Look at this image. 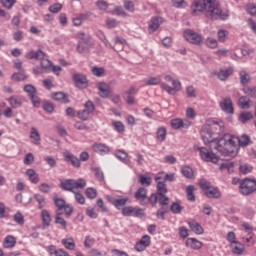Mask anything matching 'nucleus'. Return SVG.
Segmentation results:
<instances>
[{"label": "nucleus", "instance_id": "obj_1", "mask_svg": "<svg viewBox=\"0 0 256 256\" xmlns=\"http://www.w3.org/2000/svg\"><path fill=\"white\" fill-rule=\"evenodd\" d=\"M213 129L223 131L221 124H213L212 126L205 125L201 131L202 141L205 145H210L211 151H217L223 157H237L239 147H247L250 143L249 136L242 135L240 138L231 134H224L221 138H215L217 133Z\"/></svg>", "mask_w": 256, "mask_h": 256}, {"label": "nucleus", "instance_id": "obj_2", "mask_svg": "<svg viewBox=\"0 0 256 256\" xmlns=\"http://www.w3.org/2000/svg\"><path fill=\"white\" fill-rule=\"evenodd\" d=\"M190 11L194 17L205 15L212 21H227L229 19V12H223L217 0H194L190 6Z\"/></svg>", "mask_w": 256, "mask_h": 256}, {"label": "nucleus", "instance_id": "obj_3", "mask_svg": "<svg viewBox=\"0 0 256 256\" xmlns=\"http://www.w3.org/2000/svg\"><path fill=\"white\" fill-rule=\"evenodd\" d=\"M47 57V54L45 52H43V50H31L26 54V59H36V60H40L41 63V67L44 71H51V61H49V59L45 58Z\"/></svg>", "mask_w": 256, "mask_h": 256}, {"label": "nucleus", "instance_id": "obj_4", "mask_svg": "<svg viewBox=\"0 0 256 256\" xmlns=\"http://www.w3.org/2000/svg\"><path fill=\"white\" fill-rule=\"evenodd\" d=\"M256 191V180L253 178H243L240 180L239 193L244 197L253 195Z\"/></svg>", "mask_w": 256, "mask_h": 256}, {"label": "nucleus", "instance_id": "obj_5", "mask_svg": "<svg viewBox=\"0 0 256 256\" xmlns=\"http://www.w3.org/2000/svg\"><path fill=\"white\" fill-rule=\"evenodd\" d=\"M195 151H198L200 158L205 163H219V157L213 153V151L205 148V147H197Z\"/></svg>", "mask_w": 256, "mask_h": 256}, {"label": "nucleus", "instance_id": "obj_6", "mask_svg": "<svg viewBox=\"0 0 256 256\" xmlns=\"http://www.w3.org/2000/svg\"><path fill=\"white\" fill-rule=\"evenodd\" d=\"M200 187L209 199H219L221 197V191L218 188L211 186V183L202 180L200 181Z\"/></svg>", "mask_w": 256, "mask_h": 256}, {"label": "nucleus", "instance_id": "obj_7", "mask_svg": "<svg viewBox=\"0 0 256 256\" xmlns=\"http://www.w3.org/2000/svg\"><path fill=\"white\" fill-rule=\"evenodd\" d=\"M183 37L192 45H201L203 43V36L192 29L184 30Z\"/></svg>", "mask_w": 256, "mask_h": 256}, {"label": "nucleus", "instance_id": "obj_8", "mask_svg": "<svg viewBox=\"0 0 256 256\" xmlns=\"http://www.w3.org/2000/svg\"><path fill=\"white\" fill-rule=\"evenodd\" d=\"M84 107L85 109L79 110L77 113V117L81 121H87L89 115L95 111V105L90 100L85 103Z\"/></svg>", "mask_w": 256, "mask_h": 256}, {"label": "nucleus", "instance_id": "obj_9", "mask_svg": "<svg viewBox=\"0 0 256 256\" xmlns=\"http://www.w3.org/2000/svg\"><path fill=\"white\" fill-rule=\"evenodd\" d=\"M242 227L244 229V232L246 233V236H244L242 239L245 241V243H248L249 245H254L255 244V239L253 231H255V228L251 226V224L244 222L242 223Z\"/></svg>", "mask_w": 256, "mask_h": 256}, {"label": "nucleus", "instance_id": "obj_10", "mask_svg": "<svg viewBox=\"0 0 256 256\" xmlns=\"http://www.w3.org/2000/svg\"><path fill=\"white\" fill-rule=\"evenodd\" d=\"M62 155L66 163H71V165L77 169L81 167V160H79L73 153L69 152V150H65Z\"/></svg>", "mask_w": 256, "mask_h": 256}, {"label": "nucleus", "instance_id": "obj_11", "mask_svg": "<svg viewBox=\"0 0 256 256\" xmlns=\"http://www.w3.org/2000/svg\"><path fill=\"white\" fill-rule=\"evenodd\" d=\"M161 89L166 91L169 95H175L178 91H181V81L179 80H172V87L162 83L161 84Z\"/></svg>", "mask_w": 256, "mask_h": 256}, {"label": "nucleus", "instance_id": "obj_12", "mask_svg": "<svg viewBox=\"0 0 256 256\" xmlns=\"http://www.w3.org/2000/svg\"><path fill=\"white\" fill-rule=\"evenodd\" d=\"M191 125V121L187 119L175 118L171 120V127L172 129H189Z\"/></svg>", "mask_w": 256, "mask_h": 256}, {"label": "nucleus", "instance_id": "obj_13", "mask_svg": "<svg viewBox=\"0 0 256 256\" xmlns=\"http://www.w3.org/2000/svg\"><path fill=\"white\" fill-rule=\"evenodd\" d=\"M149 245H151V236L144 235L138 242H136L135 250L138 251V253H141V251H145Z\"/></svg>", "mask_w": 256, "mask_h": 256}, {"label": "nucleus", "instance_id": "obj_14", "mask_svg": "<svg viewBox=\"0 0 256 256\" xmlns=\"http://www.w3.org/2000/svg\"><path fill=\"white\" fill-rule=\"evenodd\" d=\"M73 81L75 83V86L78 89H85L87 88V85H89V82L87 81V77H85V75L83 74H74L73 75Z\"/></svg>", "mask_w": 256, "mask_h": 256}, {"label": "nucleus", "instance_id": "obj_15", "mask_svg": "<svg viewBox=\"0 0 256 256\" xmlns=\"http://www.w3.org/2000/svg\"><path fill=\"white\" fill-rule=\"evenodd\" d=\"M107 199L109 203L116 207V209H121V207H125V205H127V202L129 201L128 197H120L118 199H115L113 196H107Z\"/></svg>", "mask_w": 256, "mask_h": 256}, {"label": "nucleus", "instance_id": "obj_16", "mask_svg": "<svg viewBox=\"0 0 256 256\" xmlns=\"http://www.w3.org/2000/svg\"><path fill=\"white\" fill-rule=\"evenodd\" d=\"M220 109L224 111V113H228L229 115H233V101L231 98H225L223 101L220 102Z\"/></svg>", "mask_w": 256, "mask_h": 256}, {"label": "nucleus", "instance_id": "obj_17", "mask_svg": "<svg viewBox=\"0 0 256 256\" xmlns=\"http://www.w3.org/2000/svg\"><path fill=\"white\" fill-rule=\"evenodd\" d=\"M135 199L140 205H147V189L140 187L134 194Z\"/></svg>", "mask_w": 256, "mask_h": 256}, {"label": "nucleus", "instance_id": "obj_18", "mask_svg": "<svg viewBox=\"0 0 256 256\" xmlns=\"http://www.w3.org/2000/svg\"><path fill=\"white\" fill-rule=\"evenodd\" d=\"M186 247L193 249L194 251H199L203 247V242L197 240L196 238H188L185 242Z\"/></svg>", "mask_w": 256, "mask_h": 256}, {"label": "nucleus", "instance_id": "obj_19", "mask_svg": "<svg viewBox=\"0 0 256 256\" xmlns=\"http://www.w3.org/2000/svg\"><path fill=\"white\" fill-rule=\"evenodd\" d=\"M230 249L234 255H243L245 252V245L239 241L232 242V244H230Z\"/></svg>", "mask_w": 256, "mask_h": 256}, {"label": "nucleus", "instance_id": "obj_20", "mask_svg": "<svg viewBox=\"0 0 256 256\" xmlns=\"http://www.w3.org/2000/svg\"><path fill=\"white\" fill-rule=\"evenodd\" d=\"M163 23V19L161 17H153L149 21V31L152 33L157 31L161 24Z\"/></svg>", "mask_w": 256, "mask_h": 256}, {"label": "nucleus", "instance_id": "obj_21", "mask_svg": "<svg viewBox=\"0 0 256 256\" xmlns=\"http://www.w3.org/2000/svg\"><path fill=\"white\" fill-rule=\"evenodd\" d=\"M92 149L95 151V153H99V155H107V153L110 151L109 146L101 143H95L92 145Z\"/></svg>", "mask_w": 256, "mask_h": 256}, {"label": "nucleus", "instance_id": "obj_22", "mask_svg": "<svg viewBox=\"0 0 256 256\" xmlns=\"http://www.w3.org/2000/svg\"><path fill=\"white\" fill-rule=\"evenodd\" d=\"M188 226L193 233L196 235H203V226L196 222L195 220L189 221Z\"/></svg>", "mask_w": 256, "mask_h": 256}, {"label": "nucleus", "instance_id": "obj_23", "mask_svg": "<svg viewBox=\"0 0 256 256\" xmlns=\"http://www.w3.org/2000/svg\"><path fill=\"white\" fill-rule=\"evenodd\" d=\"M8 103L12 109H19L23 105V101L19 96H11L8 98Z\"/></svg>", "mask_w": 256, "mask_h": 256}, {"label": "nucleus", "instance_id": "obj_24", "mask_svg": "<svg viewBox=\"0 0 256 256\" xmlns=\"http://www.w3.org/2000/svg\"><path fill=\"white\" fill-rule=\"evenodd\" d=\"M30 139H32V143H34V145L41 144V134H39V131L37 130V128H35V127L31 128Z\"/></svg>", "mask_w": 256, "mask_h": 256}, {"label": "nucleus", "instance_id": "obj_25", "mask_svg": "<svg viewBox=\"0 0 256 256\" xmlns=\"http://www.w3.org/2000/svg\"><path fill=\"white\" fill-rule=\"evenodd\" d=\"M98 90L100 97H103L104 99H107L109 97V85L105 82H100L98 84Z\"/></svg>", "mask_w": 256, "mask_h": 256}, {"label": "nucleus", "instance_id": "obj_26", "mask_svg": "<svg viewBox=\"0 0 256 256\" xmlns=\"http://www.w3.org/2000/svg\"><path fill=\"white\" fill-rule=\"evenodd\" d=\"M15 245H17V240L12 235H8L4 238L3 247L5 249H13Z\"/></svg>", "mask_w": 256, "mask_h": 256}, {"label": "nucleus", "instance_id": "obj_27", "mask_svg": "<svg viewBox=\"0 0 256 256\" xmlns=\"http://www.w3.org/2000/svg\"><path fill=\"white\" fill-rule=\"evenodd\" d=\"M26 175L29 178V181L32 182L34 185L39 183V174L35 172L33 169L26 170Z\"/></svg>", "mask_w": 256, "mask_h": 256}, {"label": "nucleus", "instance_id": "obj_28", "mask_svg": "<svg viewBox=\"0 0 256 256\" xmlns=\"http://www.w3.org/2000/svg\"><path fill=\"white\" fill-rule=\"evenodd\" d=\"M41 219L43 227H49V225H51V214H49V211L42 210Z\"/></svg>", "mask_w": 256, "mask_h": 256}, {"label": "nucleus", "instance_id": "obj_29", "mask_svg": "<svg viewBox=\"0 0 256 256\" xmlns=\"http://www.w3.org/2000/svg\"><path fill=\"white\" fill-rule=\"evenodd\" d=\"M159 179H161V176L156 177L157 194L158 195H165V193H167V185H165V182L159 181Z\"/></svg>", "mask_w": 256, "mask_h": 256}, {"label": "nucleus", "instance_id": "obj_30", "mask_svg": "<svg viewBox=\"0 0 256 256\" xmlns=\"http://www.w3.org/2000/svg\"><path fill=\"white\" fill-rule=\"evenodd\" d=\"M61 187L65 191H70L71 193H75L73 179H68V180H65L64 182H61Z\"/></svg>", "mask_w": 256, "mask_h": 256}, {"label": "nucleus", "instance_id": "obj_31", "mask_svg": "<svg viewBox=\"0 0 256 256\" xmlns=\"http://www.w3.org/2000/svg\"><path fill=\"white\" fill-rule=\"evenodd\" d=\"M181 173L186 179H193L195 174L193 173V168L190 166H182Z\"/></svg>", "mask_w": 256, "mask_h": 256}, {"label": "nucleus", "instance_id": "obj_32", "mask_svg": "<svg viewBox=\"0 0 256 256\" xmlns=\"http://www.w3.org/2000/svg\"><path fill=\"white\" fill-rule=\"evenodd\" d=\"M166 137H167V129L165 127L158 128L157 133H156L157 141H159L160 143H163V141H165Z\"/></svg>", "mask_w": 256, "mask_h": 256}, {"label": "nucleus", "instance_id": "obj_33", "mask_svg": "<svg viewBox=\"0 0 256 256\" xmlns=\"http://www.w3.org/2000/svg\"><path fill=\"white\" fill-rule=\"evenodd\" d=\"M233 74V69L220 70L218 72V79L220 81H226Z\"/></svg>", "mask_w": 256, "mask_h": 256}, {"label": "nucleus", "instance_id": "obj_34", "mask_svg": "<svg viewBox=\"0 0 256 256\" xmlns=\"http://www.w3.org/2000/svg\"><path fill=\"white\" fill-rule=\"evenodd\" d=\"M239 172L242 175H249V173H253V166L251 164H240L239 166Z\"/></svg>", "mask_w": 256, "mask_h": 256}, {"label": "nucleus", "instance_id": "obj_35", "mask_svg": "<svg viewBox=\"0 0 256 256\" xmlns=\"http://www.w3.org/2000/svg\"><path fill=\"white\" fill-rule=\"evenodd\" d=\"M62 245H64L65 249L69 251H73L75 249V240L73 238H64L62 239Z\"/></svg>", "mask_w": 256, "mask_h": 256}, {"label": "nucleus", "instance_id": "obj_36", "mask_svg": "<svg viewBox=\"0 0 256 256\" xmlns=\"http://www.w3.org/2000/svg\"><path fill=\"white\" fill-rule=\"evenodd\" d=\"M235 169V163L233 162H224L220 164L221 171H227L228 173H233Z\"/></svg>", "mask_w": 256, "mask_h": 256}, {"label": "nucleus", "instance_id": "obj_37", "mask_svg": "<svg viewBox=\"0 0 256 256\" xmlns=\"http://www.w3.org/2000/svg\"><path fill=\"white\" fill-rule=\"evenodd\" d=\"M52 98L54 101H62L63 103H69V98H67V95L63 92H56L52 95Z\"/></svg>", "mask_w": 256, "mask_h": 256}, {"label": "nucleus", "instance_id": "obj_38", "mask_svg": "<svg viewBox=\"0 0 256 256\" xmlns=\"http://www.w3.org/2000/svg\"><path fill=\"white\" fill-rule=\"evenodd\" d=\"M239 77L241 85H247V83L251 81V75H249V73H246L245 70L239 72Z\"/></svg>", "mask_w": 256, "mask_h": 256}, {"label": "nucleus", "instance_id": "obj_39", "mask_svg": "<svg viewBox=\"0 0 256 256\" xmlns=\"http://www.w3.org/2000/svg\"><path fill=\"white\" fill-rule=\"evenodd\" d=\"M205 45L206 47H209V49H217V47L219 46V42L215 38L208 37L205 40Z\"/></svg>", "mask_w": 256, "mask_h": 256}, {"label": "nucleus", "instance_id": "obj_40", "mask_svg": "<svg viewBox=\"0 0 256 256\" xmlns=\"http://www.w3.org/2000/svg\"><path fill=\"white\" fill-rule=\"evenodd\" d=\"M115 156L117 157V159H119L120 161H122V163H129V158L127 156V153L123 150H117L115 152Z\"/></svg>", "mask_w": 256, "mask_h": 256}, {"label": "nucleus", "instance_id": "obj_41", "mask_svg": "<svg viewBox=\"0 0 256 256\" xmlns=\"http://www.w3.org/2000/svg\"><path fill=\"white\" fill-rule=\"evenodd\" d=\"M112 127L117 131V133H125V125L121 121H112Z\"/></svg>", "mask_w": 256, "mask_h": 256}, {"label": "nucleus", "instance_id": "obj_42", "mask_svg": "<svg viewBox=\"0 0 256 256\" xmlns=\"http://www.w3.org/2000/svg\"><path fill=\"white\" fill-rule=\"evenodd\" d=\"M253 119V113L252 112H242L239 115V121L241 123H247V121H251Z\"/></svg>", "mask_w": 256, "mask_h": 256}, {"label": "nucleus", "instance_id": "obj_43", "mask_svg": "<svg viewBox=\"0 0 256 256\" xmlns=\"http://www.w3.org/2000/svg\"><path fill=\"white\" fill-rule=\"evenodd\" d=\"M195 186L189 185L186 187V194L188 201H195Z\"/></svg>", "mask_w": 256, "mask_h": 256}, {"label": "nucleus", "instance_id": "obj_44", "mask_svg": "<svg viewBox=\"0 0 256 256\" xmlns=\"http://www.w3.org/2000/svg\"><path fill=\"white\" fill-rule=\"evenodd\" d=\"M238 106L240 107V109H249V98L245 96L240 97L238 100Z\"/></svg>", "mask_w": 256, "mask_h": 256}, {"label": "nucleus", "instance_id": "obj_45", "mask_svg": "<svg viewBox=\"0 0 256 256\" xmlns=\"http://www.w3.org/2000/svg\"><path fill=\"white\" fill-rule=\"evenodd\" d=\"M139 182L141 185H143V187H149V185H151L152 183V180H151V177L140 174Z\"/></svg>", "mask_w": 256, "mask_h": 256}, {"label": "nucleus", "instance_id": "obj_46", "mask_svg": "<svg viewBox=\"0 0 256 256\" xmlns=\"http://www.w3.org/2000/svg\"><path fill=\"white\" fill-rule=\"evenodd\" d=\"M228 35H229V32L227 30H223V29L218 30L217 32L218 41L220 43H225Z\"/></svg>", "mask_w": 256, "mask_h": 256}, {"label": "nucleus", "instance_id": "obj_47", "mask_svg": "<svg viewBox=\"0 0 256 256\" xmlns=\"http://www.w3.org/2000/svg\"><path fill=\"white\" fill-rule=\"evenodd\" d=\"M197 117V112L195 109L188 107L186 108V119L187 121H193Z\"/></svg>", "mask_w": 256, "mask_h": 256}, {"label": "nucleus", "instance_id": "obj_48", "mask_svg": "<svg viewBox=\"0 0 256 256\" xmlns=\"http://www.w3.org/2000/svg\"><path fill=\"white\" fill-rule=\"evenodd\" d=\"M170 211H172V213H174V215H179V213H181V211H183V207L181 206V204H179V202H174L170 206Z\"/></svg>", "mask_w": 256, "mask_h": 256}, {"label": "nucleus", "instance_id": "obj_49", "mask_svg": "<svg viewBox=\"0 0 256 256\" xmlns=\"http://www.w3.org/2000/svg\"><path fill=\"white\" fill-rule=\"evenodd\" d=\"M86 185H87V182L83 178L74 180V191L77 189H85Z\"/></svg>", "mask_w": 256, "mask_h": 256}, {"label": "nucleus", "instance_id": "obj_50", "mask_svg": "<svg viewBox=\"0 0 256 256\" xmlns=\"http://www.w3.org/2000/svg\"><path fill=\"white\" fill-rule=\"evenodd\" d=\"M13 219L17 225H25V217H23L21 212H16L13 216Z\"/></svg>", "mask_w": 256, "mask_h": 256}, {"label": "nucleus", "instance_id": "obj_51", "mask_svg": "<svg viewBox=\"0 0 256 256\" xmlns=\"http://www.w3.org/2000/svg\"><path fill=\"white\" fill-rule=\"evenodd\" d=\"M35 201L38 203V209H43L45 206V197L41 194H35L34 195Z\"/></svg>", "mask_w": 256, "mask_h": 256}, {"label": "nucleus", "instance_id": "obj_52", "mask_svg": "<svg viewBox=\"0 0 256 256\" xmlns=\"http://www.w3.org/2000/svg\"><path fill=\"white\" fill-rule=\"evenodd\" d=\"M85 195L86 197H88V199H95V197H97V189L87 188L85 191Z\"/></svg>", "mask_w": 256, "mask_h": 256}, {"label": "nucleus", "instance_id": "obj_53", "mask_svg": "<svg viewBox=\"0 0 256 256\" xmlns=\"http://www.w3.org/2000/svg\"><path fill=\"white\" fill-rule=\"evenodd\" d=\"M54 219H55V220H54V223H55L56 225L61 226L62 229H67V221H65V220L63 219V217L55 216Z\"/></svg>", "mask_w": 256, "mask_h": 256}, {"label": "nucleus", "instance_id": "obj_54", "mask_svg": "<svg viewBox=\"0 0 256 256\" xmlns=\"http://www.w3.org/2000/svg\"><path fill=\"white\" fill-rule=\"evenodd\" d=\"M97 37L100 39V41L104 42V45L106 47H109L110 49L113 47L111 46V43H109V41L107 40V38L105 37V34L102 31H98L97 32Z\"/></svg>", "mask_w": 256, "mask_h": 256}, {"label": "nucleus", "instance_id": "obj_55", "mask_svg": "<svg viewBox=\"0 0 256 256\" xmlns=\"http://www.w3.org/2000/svg\"><path fill=\"white\" fill-rule=\"evenodd\" d=\"M186 95L189 98L195 99V97H197V90H195V88L193 86H188L186 88Z\"/></svg>", "mask_w": 256, "mask_h": 256}, {"label": "nucleus", "instance_id": "obj_56", "mask_svg": "<svg viewBox=\"0 0 256 256\" xmlns=\"http://www.w3.org/2000/svg\"><path fill=\"white\" fill-rule=\"evenodd\" d=\"M124 8L126 11H129L130 13H133L135 11V4L131 0H125L124 1Z\"/></svg>", "mask_w": 256, "mask_h": 256}, {"label": "nucleus", "instance_id": "obj_57", "mask_svg": "<svg viewBox=\"0 0 256 256\" xmlns=\"http://www.w3.org/2000/svg\"><path fill=\"white\" fill-rule=\"evenodd\" d=\"M158 203L165 207V205H169V198L164 194H158Z\"/></svg>", "mask_w": 256, "mask_h": 256}, {"label": "nucleus", "instance_id": "obj_58", "mask_svg": "<svg viewBox=\"0 0 256 256\" xmlns=\"http://www.w3.org/2000/svg\"><path fill=\"white\" fill-rule=\"evenodd\" d=\"M63 9V5L61 3H55L49 7L50 13H59Z\"/></svg>", "mask_w": 256, "mask_h": 256}, {"label": "nucleus", "instance_id": "obj_59", "mask_svg": "<svg viewBox=\"0 0 256 256\" xmlns=\"http://www.w3.org/2000/svg\"><path fill=\"white\" fill-rule=\"evenodd\" d=\"M157 201H159V194H151L147 203H150L152 207H155V205H157Z\"/></svg>", "mask_w": 256, "mask_h": 256}, {"label": "nucleus", "instance_id": "obj_60", "mask_svg": "<svg viewBox=\"0 0 256 256\" xmlns=\"http://www.w3.org/2000/svg\"><path fill=\"white\" fill-rule=\"evenodd\" d=\"M86 215L90 217V219H97L99 214H97V211H95V208L89 207L86 209Z\"/></svg>", "mask_w": 256, "mask_h": 256}, {"label": "nucleus", "instance_id": "obj_61", "mask_svg": "<svg viewBox=\"0 0 256 256\" xmlns=\"http://www.w3.org/2000/svg\"><path fill=\"white\" fill-rule=\"evenodd\" d=\"M159 83H161V77H159V76H157V77H150L146 81V85H159Z\"/></svg>", "mask_w": 256, "mask_h": 256}, {"label": "nucleus", "instance_id": "obj_62", "mask_svg": "<svg viewBox=\"0 0 256 256\" xmlns=\"http://www.w3.org/2000/svg\"><path fill=\"white\" fill-rule=\"evenodd\" d=\"M24 91H25V93H28V97H31L32 95H35V93H36L35 87L31 84L24 86Z\"/></svg>", "mask_w": 256, "mask_h": 256}, {"label": "nucleus", "instance_id": "obj_63", "mask_svg": "<svg viewBox=\"0 0 256 256\" xmlns=\"http://www.w3.org/2000/svg\"><path fill=\"white\" fill-rule=\"evenodd\" d=\"M54 204L56 205L57 209H63L67 203L61 198H54Z\"/></svg>", "mask_w": 256, "mask_h": 256}, {"label": "nucleus", "instance_id": "obj_64", "mask_svg": "<svg viewBox=\"0 0 256 256\" xmlns=\"http://www.w3.org/2000/svg\"><path fill=\"white\" fill-rule=\"evenodd\" d=\"M247 25L249 27V29H251L252 33H254V35H256V22L253 19H248L247 20Z\"/></svg>", "mask_w": 256, "mask_h": 256}]
</instances>
